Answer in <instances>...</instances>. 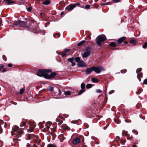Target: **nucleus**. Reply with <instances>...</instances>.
Listing matches in <instances>:
<instances>
[{"mask_svg":"<svg viewBox=\"0 0 147 147\" xmlns=\"http://www.w3.org/2000/svg\"><path fill=\"white\" fill-rule=\"evenodd\" d=\"M23 132L22 130L20 129L18 126L14 125L13 126L11 131L12 135H16L17 136L20 137L21 136V134Z\"/></svg>","mask_w":147,"mask_h":147,"instance_id":"nucleus-1","label":"nucleus"},{"mask_svg":"<svg viewBox=\"0 0 147 147\" xmlns=\"http://www.w3.org/2000/svg\"><path fill=\"white\" fill-rule=\"evenodd\" d=\"M106 38L104 35H99L96 38V42L99 46H101V42L105 41Z\"/></svg>","mask_w":147,"mask_h":147,"instance_id":"nucleus-2","label":"nucleus"},{"mask_svg":"<svg viewBox=\"0 0 147 147\" xmlns=\"http://www.w3.org/2000/svg\"><path fill=\"white\" fill-rule=\"evenodd\" d=\"M91 48L90 47H87L85 49V51L82 55V57L84 58H86L88 56L91 54Z\"/></svg>","mask_w":147,"mask_h":147,"instance_id":"nucleus-3","label":"nucleus"},{"mask_svg":"<svg viewBox=\"0 0 147 147\" xmlns=\"http://www.w3.org/2000/svg\"><path fill=\"white\" fill-rule=\"evenodd\" d=\"M92 67L93 71L97 73H99L101 71L104 70V68L100 66L98 67Z\"/></svg>","mask_w":147,"mask_h":147,"instance_id":"nucleus-4","label":"nucleus"},{"mask_svg":"<svg viewBox=\"0 0 147 147\" xmlns=\"http://www.w3.org/2000/svg\"><path fill=\"white\" fill-rule=\"evenodd\" d=\"M46 71L45 69H39L38 70L37 75L40 76H43L45 78V75H47L45 72Z\"/></svg>","mask_w":147,"mask_h":147,"instance_id":"nucleus-5","label":"nucleus"},{"mask_svg":"<svg viewBox=\"0 0 147 147\" xmlns=\"http://www.w3.org/2000/svg\"><path fill=\"white\" fill-rule=\"evenodd\" d=\"M56 75V74L55 72H53L51 73L50 75L47 74V75H45V78L48 79H51L54 78Z\"/></svg>","mask_w":147,"mask_h":147,"instance_id":"nucleus-6","label":"nucleus"},{"mask_svg":"<svg viewBox=\"0 0 147 147\" xmlns=\"http://www.w3.org/2000/svg\"><path fill=\"white\" fill-rule=\"evenodd\" d=\"M80 142V140L78 137H76L74 138L72 141L74 145H76Z\"/></svg>","mask_w":147,"mask_h":147,"instance_id":"nucleus-7","label":"nucleus"},{"mask_svg":"<svg viewBox=\"0 0 147 147\" xmlns=\"http://www.w3.org/2000/svg\"><path fill=\"white\" fill-rule=\"evenodd\" d=\"M77 65L78 67H86V64L82 60H81L80 62H79V63H78Z\"/></svg>","mask_w":147,"mask_h":147,"instance_id":"nucleus-8","label":"nucleus"},{"mask_svg":"<svg viewBox=\"0 0 147 147\" xmlns=\"http://www.w3.org/2000/svg\"><path fill=\"white\" fill-rule=\"evenodd\" d=\"M75 7L73 4L70 5L65 8V9L68 11L72 10Z\"/></svg>","mask_w":147,"mask_h":147,"instance_id":"nucleus-9","label":"nucleus"},{"mask_svg":"<svg viewBox=\"0 0 147 147\" xmlns=\"http://www.w3.org/2000/svg\"><path fill=\"white\" fill-rule=\"evenodd\" d=\"M26 25V23L22 21H18L17 22V24L16 25L19 26L21 27H23V26H25Z\"/></svg>","mask_w":147,"mask_h":147,"instance_id":"nucleus-10","label":"nucleus"},{"mask_svg":"<svg viewBox=\"0 0 147 147\" xmlns=\"http://www.w3.org/2000/svg\"><path fill=\"white\" fill-rule=\"evenodd\" d=\"M126 38L125 37H122L119 38L117 40V43L118 44H120Z\"/></svg>","mask_w":147,"mask_h":147,"instance_id":"nucleus-11","label":"nucleus"},{"mask_svg":"<svg viewBox=\"0 0 147 147\" xmlns=\"http://www.w3.org/2000/svg\"><path fill=\"white\" fill-rule=\"evenodd\" d=\"M93 71L92 67L91 68H87L85 71V73L86 74H89Z\"/></svg>","mask_w":147,"mask_h":147,"instance_id":"nucleus-12","label":"nucleus"},{"mask_svg":"<svg viewBox=\"0 0 147 147\" xmlns=\"http://www.w3.org/2000/svg\"><path fill=\"white\" fill-rule=\"evenodd\" d=\"M7 126V124L5 123H4L3 121H1V124L0 125V126L2 129L5 128Z\"/></svg>","mask_w":147,"mask_h":147,"instance_id":"nucleus-13","label":"nucleus"},{"mask_svg":"<svg viewBox=\"0 0 147 147\" xmlns=\"http://www.w3.org/2000/svg\"><path fill=\"white\" fill-rule=\"evenodd\" d=\"M3 1L6 3H7L8 5H10L12 3H14V2L11 1V0H3Z\"/></svg>","mask_w":147,"mask_h":147,"instance_id":"nucleus-14","label":"nucleus"},{"mask_svg":"<svg viewBox=\"0 0 147 147\" xmlns=\"http://www.w3.org/2000/svg\"><path fill=\"white\" fill-rule=\"evenodd\" d=\"M125 136L127 137V139L128 140H131L132 138V136L131 135H130L129 134L126 133L125 134Z\"/></svg>","mask_w":147,"mask_h":147,"instance_id":"nucleus-15","label":"nucleus"},{"mask_svg":"<svg viewBox=\"0 0 147 147\" xmlns=\"http://www.w3.org/2000/svg\"><path fill=\"white\" fill-rule=\"evenodd\" d=\"M129 43L136 45L137 43V41L135 39H132L130 40Z\"/></svg>","mask_w":147,"mask_h":147,"instance_id":"nucleus-16","label":"nucleus"},{"mask_svg":"<svg viewBox=\"0 0 147 147\" xmlns=\"http://www.w3.org/2000/svg\"><path fill=\"white\" fill-rule=\"evenodd\" d=\"M34 135L32 134H29L27 135V138L26 139L27 140L29 139H33V137Z\"/></svg>","mask_w":147,"mask_h":147,"instance_id":"nucleus-17","label":"nucleus"},{"mask_svg":"<svg viewBox=\"0 0 147 147\" xmlns=\"http://www.w3.org/2000/svg\"><path fill=\"white\" fill-rule=\"evenodd\" d=\"M50 3V1L49 0H46L42 3V4L45 5H47L49 4Z\"/></svg>","mask_w":147,"mask_h":147,"instance_id":"nucleus-18","label":"nucleus"},{"mask_svg":"<svg viewBox=\"0 0 147 147\" xmlns=\"http://www.w3.org/2000/svg\"><path fill=\"white\" fill-rule=\"evenodd\" d=\"M140 69H138L136 70V72L138 74V75H139L140 76H142V74H141V72Z\"/></svg>","mask_w":147,"mask_h":147,"instance_id":"nucleus-19","label":"nucleus"},{"mask_svg":"<svg viewBox=\"0 0 147 147\" xmlns=\"http://www.w3.org/2000/svg\"><path fill=\"white\" fill-rule=\"evenodd\" d=\"M91 80L92 82L94 83L97 82L98 81V80L96 78H91Z\"/></svg>","mask_w":147,"mask_h":147,"instance_id":"nucleus-20","label":"nucleus"},{"mask_svg":"<svg viewBox=\"0 0 147 147\" xmlns=\"http://www.w3.org/2000/svg\"><path fill=\"white\" fill-rule=\"evenodd\" d=\"M86 41L85 40H83L77 44L78 46H80L83 45L84 43Z\"/></svg>","mask_w":147,"mask_h":147,"instance_id":"nucleus-21","label":"nucleus"},{"mask_svg":"<svg viewBox=\"0 0 147 147\" xmlns=\"http://www.w3.org/2000/svg\"><path fill=\"white\" fill-rule=\"evenodd\" d=\"M109 45L110 46L113 47H116L117 46V45H116L115 43L114 42H111L110 43Z\"/></svg>","mask_w":147,"mask_h":147,"instance_id":"nucleus-22","label":"nucleus"},{"mask_svg":"<svg viewBox=\"0 0 147 147\" xmlns=\"http://www.w3.org/2000/svg\"><path fill=\"white\" fill-rule=\"evenodd\" d=\"M92 86V84H88L86 85V88L87 89L90 88Z\"/></svg>","mask_w":147,"mask_h":147,"instance_id":"nucleus-23","label":"nucleus"},{"mask_svg":"<svg viewBox=\"0 0 147 147\" xmlns=\"http://www.w3.org/2000/svg\"><path fill=\"white\" fill-rule=\"evenodd\" d=\"M26 124V121H24L22 122L20 124V126L21 127H22L23 126H24Z\"/></svg>","mask_w":147,"mask_h":147,"instance_id":"nucleus-24","label":"nucleus"},{"mask_svg":"<svg viewBox=\"0 0 147 147\" xmlns=\"http://www.w3.org/2000/svg\"><path fill=\"white\" fill-rule=\"evenodd\" d=\"M46 71H45V72L46 73V74H47L48 73H50L52 72V71L51 69H49L47 70L45 69Z\"/></svg>","mask_w":147,"mask_h":147,"instance_id":"nucleus-25","label":"nucleus"},{"mask_svg":"<svg viewBox=\"0 0 147 147\" xmlns=\"http://www.w3.org/2000/svg\"><path fill=\"white\" fill-rule=\"evenodd\" d=\"M74 57H72L71 58H68L67 60H68V61L71 62V63H72L73 62V61L74 60Z\"/></svg>","mask_w":147,"mask_h":147,"instance_id":"nucleus-26","label":"nucleus"},{"mask_svg":"<svg viewBox=\"0 0 147 147\" xmlns=\"http://www.w3.org/2000/svg\"><path fill=\"white\" fill-rule=\"evenodd\" d=\"M81 88L82 89H84L85 88V84L83 83H82L81 85Z\"/></svg>","mask_w":147,"mask_h":147,"instance_id":"nucleus-27","label":"nucleus"},{"mask_svg":"<svg viewBox=\"0 0 147 147\" xmlns=\"http://www.w3.org/2000/svg\"><path fill=\"white\" fill-rule=\"evenodd\" d=\"M47 147H57L55 145L52 144H49L48 145Z\"/></svg>","mask_w":147,"mask_h":147,"instance_id":"nucleus-28","label":"nucleus"},{"mask_svg":"<svg viewBox=\"0 0 147 147\" xmlns=\"http://www.w3.org/2000/svg\"><path fill=\"white\" fill-rule=\"evenodd\" d=\"M75 59L76 61L78 62L79 63V62H80V58L79 57H77L75 58Z\"/></svg>","mask_w":147,"mask_h":147,"instance_id":"nucleus-29","label":"nucleus"},{"mask_svg":"<svg viewBox=\"0 0 147 147\" xmlns=\"http://www.w3.org/2000/svg\"><path fill=\"white\" fill-rule=\"evenodd\" d=\"M85 91V90L84 89H82L79 92L78 94V95H81L82 94V93H83Z\"/></svg>","mask_w":147,"mask_h":147,"instance_id":"nucleus-30","label":"nucleus"},{"mask_svg":"<svg viewBox=\"0 0 147 147\" xmlns=\"http://www.w3.org/2000/svg\"><path fill=\"white\" fill-rule=\"evenodd\" d=\"M25 90V89L24 88L21 89L20 90V91L19 92V94H22L24 91Z\"/></svg>","mask_w":147,"mask_h":147,"instance_id":"nucleus-31","label":"nucleus"},{"mask_svg":"<svg viewBox=\"0 0 147 147\" xmlns=\"http://www.w3.org/2000/svg\"><path fill=\"white\" fill-rule=\"evenodd\" d=\"M142 47L144 49H145L147 48V42H145L144 45L142 46Z\"/></svg>","mask_w":147,"mask_h":147,"instance_id":"nucleus-32","label":"nucleus"},{"mask_svg":"<svg viewBox=\"0 0 147 147\" xmlns=\"http://www.w3.org/2000/svg\"><path fill=\"white\" fill-rule=\"evenodd\" d=\"M53 36L54 37L56 38L59 37V35L58 33H56L54 34Z\"/></svg>","mask_w":147,"mask_h":147,"instance_id":"nucleus-33","label":"nucleus"},{"mask_svg":"<svg viewBox=\"0 0 147 147\" xmlns=\"http://www.w3.org/2000/svg\"><path fill=\"white\" fill-rule=\"evenodd\" d=\"M64 94L65 95H70L71 94V92L69 91H66L64 92Z\"/></svg>","mask_w":147,"mask_h":147,"instance_id":"nucleus-34","label":"nucleus"},{"mask_svg":"<svg viewBox=\"0 0 147 147\" xmlns=\"http://www.w3.org/2000/svg\"><path fill=\"white\" fill-rule=\"evenodd\" d=\"M142 90L141 89H139L138 91L136 92V94L138 95L141 92Z\"/></svg>","mask_w":147,"mask_h":147,"instance_id":"nucleus-35","label":"nucleus"},{"mask_svg":"<svg viewBox=\"0 0 147 147\" xmlns=\"http://www.w3.org/2000/svg\"><path fill=\"white\" fill-rule=\"evenodd\" d=\"M63 52H65L66 53V52H68L70 51V50L69 49H65L63 50Z\"/></svg>","mask_w":147,"mask_h":147,"instance_id":"nucleus-36","label":"nucleus"},{"mask_svg":"<svg viewBox=\"0 0 147 147\" xmlns=\"http://www.w3.org/2000/svg\"><path fill=\"white\" fill-rule=\"evenodd\" d=\"M84 7L86 9H88L90 8V6L89 5H86Z\"/></svg>","mask_w":147,"mask_h":147,"instance_id":"nucleus-37","label":"nucleus"},{"mask_svg":"<svg viewBox=\"0 0 147 147\" xmlns=\"http://www.w3.org/2000/svg\"><path fill=\"white\" fill-rule=\"evenodd\" d=\"M66 54L65 52H63L62 54L61 55V56L62 57H64L66 55Z\"/></svg>","mask_w":147,"mask_h":147,"instance_id":"nucleus-38","label":"nucleus"},{"mask_svg":"<svg viewBox=\"0 0 147 147\" xmlns=\"http://www.w3.org/2000/svg\"><path fill=\"white\" fill-rule=\"evenodd\" d=\"M143 84H147V79L144 80L143 81Z\"/></svg>","mask_w":147,"mask_h":147,"instance_id":"nucleus-39","label":"nucleus"},{"mask_svg":"<svg viewBox=\"0 0 147 147\" xmlns=\"http://www.w3.org/2000/svg\"><path fill=\"white\" fill-rule=\"evenodd\" d=\"M53 90V87L52 86H50L49 88V90L50 91H52Z\"/></svg>","mask_w":147,"mask_h":147,"instance_id":"nucleus-40","label":"nucleus"},{"mask_svg":"<svg viewBox=\"0 0 147 147\" xmlns=\"http://www.w3.org/2000/svg\"><path fill=\"white\" fill-rule=\"evenodd\" d=\"M32 7H28L27 9V10L28 11L30 12L31 10Z\"/></svg>","mask_w":147,"mask_h":147,"instance_id":"nucleus-41","label":"nucleus"},{"mask_svg":"<svg viewBox=\"0 0 147 147\" xmlns=\"http://www.w3.org/2000/svg\"><path fill=\"white\" fill-rule=\"evenodd\" d=\"M73 5L75 7H76L77 6H79L80 5V3H77Z\"/></svg>","mask_w":147,"mask_h":147,"instance_id":"nucleus-42","label":"nucleus"},{"mask_svg":"<svg viewBox=\"0 0 147 147\" xmlns=\"http://www.w3.org/2000/svg\"><path fill=\"white\" fill-rule=\"evenodd\" d=\"M4 67V65L3 64H0V70Z\"/></svg>","mask_w":147,"mask_h":147,"instance_id":"nucleus-43","label":"nucleus"},{"mask_svg":"<svg viewBox=\"0 0 147 147\" xmlns=\"http://www.w3.org/2000/svg\"><path fill=\"white\" fill-rule=\"evenodd\" d=\"M113 1L114 3H117L120 1V0H113Z\"/></svg>","mask_w":147,"mask_h":147,"instance_id":"nucleus-44","label":"nucleus"},{"mask_svg":"<svg viewBox=\"0 0 147 147\" xmlns=\"http://www.w3.org/2000/svg\"><path fill=\"white\" fill-rule=\"evenodd\" d=\"M96 92L97 93H101V91L100 89L97 90H96Z\"/></svg>","mask_w":147,"mask_h":147,"instance_id":"nucleus-45","label":"nucleus"},{"mask_svg":"<svg viewBox=\"0 0 147 147\" xmlns=\"http://www.w3.org/2000/svg\"><path fill=\"white\" fill-rule=\"evenodd\" d=\"M7 71L6 69L5 68H4L2 70V72H5Z\"/></svg>","mask_w":147,"mask_h":147,"instance_id":"nucleus-46","label":"nucleus"},{"mask_svg":"<svg viewBox=\"0 0 147 147\" xmlns=\"http://www.w3.org/2000/svg\"><path fill=\"white\" fill-rule=\"evenodd\" d=\"M115 122L117 124H119L120 123L119 121H118L117 120H115Z\"/></svg>","mask_w":147,"mask_h":147,"instance_id":"nucleus-47","label":"nucleus"},{"mask_svg":"<svg viewBox=\"0 0 147 147\" xmlns=\"http://www.w3.org/2000/svg\"><path fill=\"white\" fill-rule=\"evenodd\" d=\"M75 65V63L74 62H73L71 63V65L72 66H74Z\"/></svg>","mask_w":147,"mask_h":147,"instance_id":"nucleus-48","label":"nucleus"},{"mask_svg":"<svg viewBox=\"0 0 147 147\" xmlns=\"http://www.w3.org/2000/svg\"><path fill=\"white\" fill-rule=\"evenodd\" d=\"M9 67H11L12 66V65L11 63H9L8 65Z\"/></svg>","mask_w":147,"mask_h":147,"instance_id":"nucleus-49","label":"nucleus"},{"mask_svg":"<svg viewBox=\"0 0 147 147\" xmlns=\"http://www.w3.org/2000/svg\"><path fill=\"white\" fill-rule=\"evenodd\" d=\"M58 90H59V94L60 95L61 94V91L59 89H58Z\"/></svg>","mask_w":147,"mask_h":147,"instance_id":"nucleus-50","label":"nucleus"},{"mask_svg":"<svg viewBox=\"0 0 147 147\" xmlns=\"http://www.w3.org/2000/svg\"><path fill=\"white\" fill-rule=\"evenodd\" d=\"M63 123L62 121H61L60 122V123H59V125H61Z\"/></svg>","mask_w":147,"mask_h":147,"instance_id":"nucleus-51","label":"nucleus"},{"mask_svg":"<svg viewBox=\"0 0 147 147\" xmlns=\"http://www.w3.org/2000/svg\"><path fill=\"white\" fill-rule=\"evenodd\" d=\"M132 147H136V146L135 145H134L132 146Z\"/></svg>","mask_w":147,"mask_h":147,"instance_id":"nucleus-52","label":"nucleus"},{"mask_svg":"<svg viewBox=\"0 0 147 147\" xmlns=\"http://www.w3.org/2000/svg\"><path fill=\"white\" fill-rule=\"evenodd\" d=\"M124 43H125V44H127V41H125L124 42Z\"/></svg>","mask_w":147,"mask_h":147,"instance_id":"nucleus-53","label":"nucleus"},{"mask_svg":"<svg viewBox=\"0 0 147 147\" xmlns=\"http://www.w3.org/2000/svg\"><path fill=\"white\" fill-rule=\"evenodd\" d=\"M108 3H105L104 5H108Z\"/></svg>","mask_w":147,"mask_h":147,"instance_id":"nucleus-54","label":"nucleus"},{"mask_svg":"<svg viewBox=\"0 0 147 147\" xmlns=\"http://www.w3.org/2000/svg\"><path fill=\"white\" fill-rule=\"evenodd\" d=\"M125 142V141H123L122 142H121V143H123V144Z\"/></svg>","mask_w":147,"mask_h":147,"instance_id":"nucleus-55","label":"nucleus"},{"mask_svg":"<svg viewBox=\"0 0 147 147\" xmlns=\"http://www.w3.org/2000/svg\"><path fill=\"white\" fill-rule=\"evenodd\" d=\"M56 121L57 122H59V121H58V119H56Z\"/></svg>","mask_w":147,"mask_h":147,"instance_id":"nucleus-56","label":"nucleus"},{"mask_svg":"<svg viewBox=\"0 0 147 147\" xmlns=\"http://www.w3.org/2000/svg\"><path fill=\"white\" fill-rule=\"evenodd\" d=\"M35 138H37L38 137H37V136H35Z\"/></svg>","mask_w":147,"mask_h":147,"instance_id":"nucleus-57","label":"nucleus"},{"mask_svg":"<svg viewBox=\"0 0 147 147\" xmlns=\"http://www.w3.org/2000/svg\"><path fill=\"white\" fill-rule=\"evenodd\" d=\"M63 13H61V15H62V14H63Z\"/></svg>","mask_w":147,"mask_h":147,"instance_id":"nucleus-58","label":"nucleus"}]
</instances>
